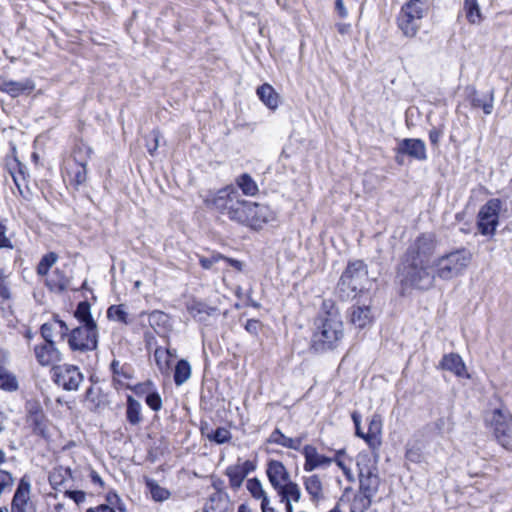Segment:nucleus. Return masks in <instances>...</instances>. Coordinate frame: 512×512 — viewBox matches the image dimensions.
Returning a JSON list of instances; mask_svg holds the SVG:
<instances>
[{"mask_svg": "<svg viewBox=\"0 0 512 512\" xmlns=\"http://www.w3.org/2000/svg\"><path fill=\"white\" fill-rule=\"evenodd\" d=\"M52 379L56 385L66 391L78 390L84 380L80 369L75 365L63 364L54 366L51 369Z\"/></svg>", "mask_w": 512, "mask_h": 512, "instance_id": "nucleus-10", "label": "nucleus"}, {"mask_svg": "<svg viewBox=\"0 0 512 512\" xmlns=\"http://www.w3.org/2000/svg\"><path fill=\"white\" fill-rule=\"evenodd\" d=\"M19 383L14 373L0 364V389L7 392L17 391Z\"/></svg>", "mask_w": 512, "mask_h": 512, "instance_id": "nucleus-35", "label": "nucleus"}, {"mask_svg": "<svg viewBox=\"0 0 512 512\" xmlns=\"http://www.w3.org/2000/svg\"><path fill=\"white\" fill-rule=\"evenodd\" d=\"M187 310L193 318H197L199 321H205L207 316H211L217 311L216 308L210 307L200 301H191L188 303Z\"/></svg>", "mask_w": 512, "mask_h": 512, "instance_id": "nucleus-31", "label": "nucleus"}, {"mask_svg": "<svg viewBox=\"0 0 512 512\" xmlns=\"http://www.w3.org/2000/svg\"><path fill=\"white\" fill-rule=\"evenodd\" d=\"M427 11L428 0H409L401 7L397 24L406 37L412 38L417 34Z\"/></svg>", "mask_w": 512, "mask_h": 512, "instance_id": "nucleus-6", "label": "nucleus"}, {"mask_svg": "<svg viewBox=\"0 0 512 512\" xmlns=\"http://www.w3.org/2000/svg\"><path fill=\"white\" fill-rule=\"evenodd\" d=\"M207 438L210 441H214L217 444H224L230 441L231 439V433L228 429L224 427H219L215 431H213L211 434L207 435Z\"/></svg>", "mask_w": 512, "mask_h": 512, "instance_id": "nucleus-50", "label": "nucleus"}, {"mask_svg": "<svg viewBox=\"0 0 512 512\" xmlns=\"http://www.w3.org/2000/svg\"><path fill=\"white\" fill-rule=\"evenodd\" d=\"M305 490L310 495L311 501L318 502L323 498V484L319 476L314 474L303 478Z\"/></svg>", "mask_w": 512, "mask_h": 512, "instance_id": "nucleus-28", "label": "nucleus"}, {"mask_svg": "<svg viewBox=\"0 0 512 512\" xmlns=\"http://www.w3.org/2000/svg\"><path fill=\"white\" fill-rule=\"evenodd\" d=\"M228 495L223 491H216L209 497V502L204 507V512H223Z\"/></svg>", "mask_w": 512, "mask_h": 512, "instance_id": "nucleus-36", "label": "nucleus"}, {"mask_svg": "<svg viewBox=\"0 0 512 512\" xmlns=\"http://www.w3.org/2000/svg\"><path fill=\"white\" fill-rule=\"evenodd\" d=\"M312 348L317 352L334 349L343 338V322L332 301H324L315 319Z\"/></svg>", "mask_w": 512, "mask_h": 512, "instance_id": "nucleus-2", "label": "nucleus"}, {"mask_svg": "<svg viewBox=\"0 0 512 512\" xmlns=\"http://www.w3.org/2000/svg\"><path fill=\"white\" fill-rule=\"evenodd\" d=\"M142 405L131 395L127 396L126 401V419L129 424L136 426L142 422Z\"/></svg>", "mask_w": 512, "mask_h": 512, "instance_id": "nucleus-29", "label": "nucleus"}, {"mask_svg": "<svg viewBox=\"0 0 512 512\" xmlns=\"http://www.w3.org/2000/svg\"><path fill=\"white\" fill-rule=\"evenodd\" d=\"M368 270L361 260L349 262L338 282V293L344 300L355 298L368 283Z\"/></svg>", "mask_w": 512, "mask_h": 512, "instance_id": "nucleus-5", "label": "nucleus"}, {"mask_svg": "<svg viewBox=\"0 0 512 512\" xmlns=\"http://www.w3.org/2000/svg\"><path fill=\"white\" fill-rule=\"evenodd\" d=\"M145 402L153 411H159L162 408V399L157 392L147 394Z\"/></svg>", "mask_w": 512, "mask_h": 512, "instance_id": "nucleus-51", "label": "nucleus"}, {"mask_svg": "<svg viewBox=\"0 0 512 512\" xmlns=\"http://www.w3.org/2000/svg\"><path fill=\"white\" fill-rule=\"evenodd\" d=\"M268 442L271 444H277L282 447L292 449V450H300V447L303 442V437L290 438L285 436L280 429L276 428L269 436Z\"/></svg>", "mask_w": 512, "mask_h": 512, "instance_id": "nucleus-26", "label": "nucleus"}, {"mask_svg": "<svg viewBox=\"0 0 512 512\" xmlns=\"http://www.w3.org/2000/svg\"><path fill=\"white\" fill-rule=\"evenodd\" d=\"M276 491L280 496V501H286V499H288L289 502H298L301 497V491L298 484L292 481L284 484V486L277 489Z\"/></svg>", "mask_w": 512, "mask_h": 512, "instance_id": "nucleus-37", "label": "nucleus"}, {"mask_svg": "<svg viewBox=\"0 0 512 512\" xmlns=\"http://www.w3.org/2000/svg\"><path fill=\"white\" fill-rule=\"evenodd\" d=\"M85 401L89 403L90 409H95L99 405L97 392L93 386H90L85 392Z\"/></svg>", "mask_w": 512, "mask_h": 512, "instance_id": "nucleus-55", "label": "nucleus"}, {"mask_svg": "<svg viewBox=\"0 0 512 512\" xmlns=\"http://www.w3.org/2000/svg\"><path fill=\"white\" fill-rule=\"evenodd\" d=\"M471 105L475 108H482L484 113L489 115L493 110V96L492 94L479 96L477 92H474L471 96Z\"/></svg>", "mask_w": 512, "mask_h": 512, "instance_id": "nucleus-43", "label": "nucleus"}, {"mask_svg": "<svg viewBox=\"0 0 512 512\" xmlns=\"http://www.w3.org/2000/svg\"><path fill=\"white\" fill-rule=\"evenodd\" d=\"M91 155L92 148L80 140L75 143L71 157L74 164H88Z\"/></svg>", "mask_w": 512, "mask_h": 512, "instance_id": "nucleus-32", "label": "nucleus"}, {"mask_svg": "<svg viewBox=\"0 0 512 512\" xmlns=\"http://www.w3.org/2000/svg\"><path fill=\"white\" fill-rule=\"evenodd\" d=\"M85 512H116L114 508L106 504H100L96 507L88 508Z\"/></svg>", "mask_w": 512, "mask_h": 512, "instance_id": "nucleus-63", "label": "nucleus"}, {"mask_svg": "<svg viewBox=\"0 0 512 512\" xmlns=\"http://www.w3.org/2000/svg\"><path fill=\"white\" fill-rule=\"evenodd\" d=\"M225 474L229 478L230 486L234 489L239 488L245 479V471H242L240 465L227 467Z\"/></svg>", "mask_w": 512, "mask_h": 512, "instance_id": "nucleus-45", "label": "nucleus"}, {"mask_svg": "<svg viewBox=\"0 0 512 512\" xmlns=\"http://www.w3.org/2000/svg\"><path fill=\"white\" fill-rule=\"evenodd\" d=\"M107 317L111 320L124 324H128L130 322L125 305L123 304L110 306L107 310Z\"/></svg>", "mask_w": 512, "mask_h": 512, "instance_id": "nucleus-47", "label": "nucleus"}, {"mask_svg": "<svg viewBox=\"0 0 512 512\" xmlns=\"http://www.w3.org/2000/svg\"><path fill=\"white\" fill-rule=\"evenodd\" d=\"M159 139H160V134H159L158 131H152L147 136L146 147L148 149V152L151 155H153L154 152L158 149V147H159Z\"/></svg>", "mask_w": 512, "mask_h": 512, "instance_id": "nucleus-53", "label": "nucleus"}, {"mask_svg": "<svg viewBox=\"0 0 512 512\" xmlns=\"http://www.w3.org/2000/svg\"><path fill=\"white\" fill-rule=\"evenodd\" d=\"M247 489L254 498L261 499V503H264V498H268L260 480L257 478H252L247 481Z\"/></svg>", "mask_w": 512, "mask_h": 512, "instance_id": "nucleus-48", "label": "nucleus"}, {"mask_svg": "<svg viewBox=\"0 0 512 512\" xmlns=\"http://www.w3.org/2000/svg\"><path fill=\"white\" fill-rule=\"evenodd\" d=\"M30 482L23 477L15 491L14 497L11 503L10 512H33L29 507L30 499Z\"/></svg>", "mask_w": 512, "mask_h": 512, "instance_id": "nucleus-15", "label": "nucleus"}, {"mask_svg": "<svg viewBox=\"0 0 512 512\" xmlns=\"http://www.w3.org/2000/svg\"><path fill=\"white\" fill-rule=\"evenodd\" d=\"M9 276L4 269H0V298L4 301L12 297Z\"/></svg>", "mask_w": 512, "mask_h": 512, "instance_id": "nucleus-49", "label": "nucleus"}, {"mask_svg": "<svg viewBox=\"0 0 512 512\" xmlns=\"http://www.w3.org/2000/svg\"><path fill=\"white\" fill-rule=\"evenodd\" d=\"M74 316L81 323L80 326L97 328V324L91 315V306L87 301L78 303Z\"/></svg>", "mask_w": 512, "mask_h": 512, "instance_id": "nucleus-30", "label": "nucleus"}, {"mask_svg": "<svg viewBox=\"0 0 512 512\" xmlns=\"http://www.w3.org/2000/svg\"><path fill=\"white\" fill-rule=\"evenodd\" d=\"M223 259H224L223 255L216 253V254H212L209 257L201 256L199 259V262H200V265L202 266V268L208 270V269H211L216 263H218L219 261H221Z\"/></svg>", "mask_w": 512, "mask_h": 512, "instance_id": "nucleus-52", "label": "nucleus"}, {"mask_svg": "<svg viewBox=\"0 0 512 512\" xmlns=\"http://www.w3.org/2000/svg\"><path fill=\"white\" fill-rule=\"evenodd\" d=\"M34 355L39 365L41 366H58L62 360V353L56 347L55 342L44 341L34 347Z\"/></svg>", "mask_w": 512, "mask_h": 512, "instance_id": "nucleus-12", "label": "nucleus"}, {"mask_svg": "<svg viewBox=\"0 0 512 512\" xmlns=\"http://www.w3.org/2000/svg\"><path fill=\"white\" fill-rule=\"evenodd\" d=\"M107 505L113 508L114 505L119 504L121 502L120 496L116 491H109L106 495Z\"/></svg>", "mask_w": 512, "mask_h": 512, "instance_id": "nucleus-60", "label": "nucleus"}, {"mask_svg": "<svg viewBox=\"0 0 512 512\" xmlns=\"http://www.w3.org/2000/svg\"><path fill=\"white\" fill-rule=\"evenodd\" d=\"M70 284V279L65 275V273L56 268L52 274L45 280V285L48 289L55 293H62L68 289Z\"/></svg>", "mask_w": 512, "mask_h": 512, "instance_id": "nucleus-25", "label": "nucleus"}, {"mask_svg": "<svg viewBox=\"0 0 512 512\" xmlns=\"http://www.w3.org/2000/svg\"><path fill=\"white\" fill-rule=\"evenodd\" d=\"M360 492L375 496L379 488V477L371 469H360L359 471Z\"/></svg>", "mask_w": 512, "mask_h": 512, "instance_id": "nucleus-21", "label": "nucleus"}, {"mask_svg": "<svg viewBox=\"0 0 512 512\" xmlns=\"http://www.w3.org/2000/svg\"><path fill=\"white\" fill-rule=\"evenodd\" d=\"M463 9L470 24H480L483 17L477 0H464Z\"/></svg>", "mask_w": 512, "mask_h": 512, "instance_id": "nucleus-33", "label": "nucleus"}, {"mask_svg": "<svg viewBox=\"0 0 512 512\" xmlns=\"http://www.w3.org/2000/svg\"><path fill=\"white\" fill-rule=\"evenodd\" d=\"M7 228L5 225L0 223V249L1 248H13L10 239L6 236Z\"/></svg>", "mask_w": 512, "mask_h": 512, "instance_id": "nucleus-58", "label": "nucleus"}, {"mask_svg": "<svg viewBox=\"0 0 512 512\" xmlns=\"http://www.w3.org/2000/svg\"><path fill=\"white\" fill-rule=\"evenodd\" d=\"M64 496L72 499L77 505L83 503L86 499L85 492L81 490H71L70 486L63 491Z\"/></svg>", "mask_w": 512, "mask_h": 512, "instance_id": "nucleus-54", "label": "nucleus"}, {"mask_svg": "<svg viewBox=\"0 0 512 512\" xmlns=\"http://www.w3.org/2000/svg\"><path fill=\"white\" fill-rule=\"evenodd\" d=\"M351 417H352V420H353V423L355 426L356 436L359 438H362L365 441V433L363 432V430L361 428V415L355 411L352 413Z\"/></svg>", "mask_w": 512, "mask_h": 512, "instance_id": "nucleus-57", "label": "nucleus"}, {"mask_svg": "<svg viewBox=\"0 0 512 512\" xmlns=\"http://www.w3.org/2000/svg\"><path fill=\"white\" fill-rule=\"evenodd\" d=\"M90 479L93 484L99 485L101 488L104 487V481L95 470L90 471Z\"/></svg>", "mask_w": 512, "mask_h": 512, "instance_id": "nucleus-64", "label": "nucleus"}, {"mask_svg": "<svg viewBox=\"0 0 512 512\" xmlns=\"http://www.w3.org/2000/svg\"><path fill=\"white\" fill-rule=\"evenodd\" d=\"M382 420L380 415H373L369 420L368 431L365 433V442L371 449H378L381 445Z\"/></svg>", "mask_w": 512, "mask_h": 512, "instance_id": "nucleus-22", "label": "nucleus"}, {"mask_svg": "<svg viewBox=\"0 0 512 512\" xmlns=\"http://www.w3.org/2000/svg\"><path fill=\"white\" fill-rule=\"evenodd\" d=\"M372 319L373 316L369 306H353L351 308L350 321L356 328H365L372 322Z\"/></svg>", "mask_w": 512, "mask_h": 512, "instance_id": "nucleus-24", "label": "nucleus"}, {"mask_svg": "<svg viewBox=\"0 0 512 512\" xmlns=\"http://www.w3.org/2000/svg\"><path fill=\"white\" fill-rule=\"evenodd\" d=\"M237 186L242 190L243 194L247 196H254L258 192V185L253 180V178L247 174L244 173L240 175L236 180Z\"/></svg>", "mask_w": 512, "mask_h": 512, "instance_id": "nucleus-40", "label": "nucleus"}, {"mask_svg": "<svg viewBox=\"0 0 512 512\" xmlns=\"http://www.w3.org/2000/svg\"><path fill=\"white\" fill-rule=\"evenodd\" d=\"M35 89V83L31 79L13 81L6 76H0V91L15 98L24 93H30Z\"/></svg>", "mask_w": 512, "mask_h": 512, "instance_id": "nucleus-16", "label": "nucleus"}, {"mask_svg": "<svg viewBox=\"0 0 512 512\" xmlns=\"http://www.w3.org/2000/svg\"><path fill=\"white\" fill-rule=\"evenodd\" d=\"M58 255L55 252H49L42 256L37 267L36 273L39 276H47L51 267L57 262Z\"/></svg>", "mask_w": 512, "mask_h": 512, "instance_id": "nucleus-44", "label": "nucleus"}, {"mask_svg": "<svg viewBox=\"0 0 512 512\" xmlns=\"http://www.w3.org/2000/svg\"><path fill=\"white\" fill-rule=\"evenodd\" d=\"M439 365L443 370L450 371L458 377H468L466 366L460 355L456 353L445 354Z\"/></svg>", "mask_w": 512, "mask_h": 512, "instance_id": "nucleus-23", "label": "nucleus"}, {"mask_svg": "<svg viewBox=\"0 0 512 512\" xmlns=\"http://www.w3.org/2000/svg\"><path fill=\"white\" fill-rule=\"evenodd\" d=\"M146 485L150 491L151 497L156 502H163L170 498L171 493L168 489L161 487L154 480H147Z\"/></svg>", "mask_w": 512, "mask_h": 512, "instance_id": "nucleus-41", "label": "nucleus"}, {"mask_svg": "<svg viewBox=\"0 0 512 512\" xmlns=\"http://www.w3.org/2000/svg\"><path fill=\"white\" fill-rule=\"evenodd\" d=\"M204 203L210 210L227 216L231 221L239 224L246 200L241 198L234 186L229 185L207 195Z\"/></svg>", "mask_w": 512, "mask_h": 512, "instance_id": "nucleus-3", "label": "nucleus"}, {"mask_svg": "<svg viewBox=\"0 0 512 512\" xmlns=\"http://www.w3.org/2000/svg\"><path fill=\"white\" fill-rule=\"evenodd\" d=\"M267 476L269 482L275 490L284 486L290 481V475L284 464L278 460H271L267 466Z\"/></svg>", "mask_w": 512, "mask_h": 512, "instance_id": "nucleus-18", "label": "nucleus"}, {"mask_svg": "<svg viewBox=\"0 0 512 512\" xmlns=\"http://www.w3.org/2000/svg\"><path fill=\"white\" fill-rule=\"evenodd\" d=\"M406 458L412 462H419L421 460V453L417 448H409L406 451Z\"/></svg>", "mask_w": 512, "mask_h": 512, "instance_id": "nucleus-59", "label": "nucleus"}, {"mask_svg": "<svg viewBox=\"0 0 512 512\" xmlns=\"http://www.w3.org/2000/svg\"><path fill=\"white\" fill-rule=\"evenodd\" d=\"M68 175L71 185L78 189L87 180V164H73L68 168Z\"/></svg>", "mask_w": 512, "mask_h": 512, "instance_id": "nucleus-34", "label": "nucleus"}, {"mask_svg": "<svg viewBox=\"0 0 512 512\" xmlns=\"http://www.w3.org/2000/svg\"><path fill=\"white\" fill-rule=\"evenodd\" d=\"M399 154H405L418 161L427 160L426 145L424 141L417 138L402 139L395 148Z\"/></svg>", "mask_w": 512, "mask_h": 512, "instance_id": "nucleus-13", "label": "nucleus"}, {"mask_svg": "<svg viewBox=\"0 0 512 512\" xmlns=\"http://www.w3.org/2000/svg\"><path fill=\"white\" fill-rule=\"evenodd\" d=\"M471 260L472 253L464 247L438 256L432 270L433 283L436 278L448 281L459 277L467 269Z\"/></svg>", "mask_w": 512, "mask_h": 512, "instance_id": "nucleus-4", "label": "nucleus"}, {"mask_svg": "<svg viewBox=\"0 0 512 512\" xmlns=\"http://www.w3.org/2000/svg\"><path fill=\"white\" fill-rule=\"evenodd\" d=\"M259 99L270 109L275 110L279 105V95L270 84H263L256 90Z\"/></svg>", "mask_w": 512, "mask_h": 512, "instance_id": "nucleus-27", "label": "nucleus"}, {"mask_svg": "<svg viewBox=\"0 0 512 512\" xmlns=\"http://www.w3.org/2000/svg\"><path fill=\"white\" fill-rule=\"evenodd\" d=\"M26 170V166L19 162L18 160H15L14 166L11 167V176L20 193H22V185L25 184Z\"/></svg>", "mask_w": 512, "mask_h": 512, "instance_id": "nucleus-46", "label": "nucleus"}, {"mask_svg": "<svg viewBox=\"0 0 512 512\" xmlns=\"http://www.w3.org/2000/svg\"><path fill=\"white\" fill-rule=\"evenodd\" d=\"M438 239L432 232L420 234L408 246L402 257L398 275L402 284L417 289L433 286L432 270L435 265Z\"/></svg>", "mask_w": 512, "mask_h": 512, "instance_id": "nucleus-1", "label": "nucleus"}, {"mask_svg": "<svg viewBox=\"0 0 512 512\" xmlns=\"http://www.w3.org/2000/svg\"><path fill=\"white\" fill-rule=\"evenodd\" d=\"M335 10L337 11L340 18H347L348 17V10L346 9L343 0H336L335 1Z\"/></svg>", "mask_w": 512, "mask_h": 512, "instance_id": "nucleus-61", "label": "nucleus"}, {"mask_svg": "<svg viewBox=\"0 0 512 512\" xmlns=\"http://www.w3.org/2000/svg\"><path fill=\"white\" fill-rule=\"evenodd\" d=\"M502 203L500 199L488 200L479 210L477 215L478 231L482 235H494L499 224V212Z\"/></svg>", "mask_w": 512, "mask_h": 512, "instance_id": "nucleus-9", "label": "nucleus"}, {"mask_svg": "<svg viewBox=\"0 0 512 512\" xmlns=\"http://www.w3.org/2000/svg\"><path fill=\"white\" fill-rule=\"evenodd\" d=\"M491 424L499 444L512 451V417L505 415L500 409H495L492 413Z\"/></svg>", "mask_w": 512, "mask_h": 512, "instance_id": "nucleus-11", "label": "nucleus"}, {"mask_svg": "<svg viewBox=\"0 0 512 512\" xmlns=\"http://www.w3.org/2000/svg\"><path fill=\"white\" fill-rule=\"evenodd\" d=\"M441 137H442V132L439 129L433 128L432 130H430L429 140L432 145L437 146Z\"/></svg>", "mask_w": 512, "mask_h": 512, "instance_id": "nucleus-62", "label": "nucleus"}, {"mask_svg": "<svg viewBox=\"0 0 512 512\" xmlns=\"http://www.w3.org/2000/svg\"><path fill=\"white\" fill-rule=\"evenodd\" d=\"M27 422L37 434L43 438L48 437V419L38 404L33 405L28 412Z\"/></svg>", "mask_w": 512, "mask_h": 512, "instance_id": "nucleus-17", "label": "nucleus"}, {"mask_svg": "<svg viewBox=\"0 0 512 512\" xmlns=\"http://www.w3.org/2000/svg\"><path fill=\"white\" fill-rule=\"evenodd\" d=\"M275 219V212L267 205L246 200L243 216L239 224L259 230L265 224L273 222Z\"/></svg>", "mask_w": 512, "mask_h": 512, "instance_id": "nucleus-7", "label": "nucleus"}, {"mask_svg": "<svg viewBox=\"0 0 512 512\" xmlns=\"http://www.w3.org/2000/svg\"><path fill=\"white\" fill-rule=\"evenodd\" d=\"M68 332V325L58 317H54L51 321L42 324L40 327V334L46 342H54L53 337L55 334L59 335L61 340H64Z\"/></svg>", "mask_w": 512, "mask_h": 512, "instance_id": "nucleus-19", "label": "nucleus"}, {"mask_svg": "<svg viewBox=\"0 0 512 512\" xmlns=\"http://www.w3.org/2000/svg\"><path fill=\"white\" fill-rule=\"evenodd\" d=\"M191 376V366L187 360L177 362L174 370V382L177 386L184 384Z\"/></svg>", "mask_w": 512, "mask_h": 512, "instance_id": "nucleus-38", "label": "nucleus"}, {"mask_svg": "<svg viewBox=\"0 0 512 512\" xmlns=\"http://www.w3.org/2000/svg\"><path fill=\"white\" fill-rule=\"evenodd\" d=\"M98 329L78 326L69 330L67 338L68 345L72 351L88 352L98 347Z\"/></svg>", "mask_w": 512, "mask_h": 512, "instance_id": "nucleus-8", "label": "nucleus"}, {"mask_svg": "<svg viewBox=\"0 0 512 512\" xmlns=\"http://www.w3.org/2000/svg\"><path fill=\"white\" fill-rule=\"evenodd\" d=\"M302 454L305 458L303 469L306 472L328 467L333 462V458L319 454L317 448L313 445H305L302 449Z\"/></svg>", "mask_w": 512, "mask_h": 512, "instance_id": "nucleus-14", "label": "nucleus"}, {"mask_svg": "<svg viewBox=\"0 0 512 512\" xmlns=\"http://www.w3.org/2000/svg\"><path fill=\"white\" fill-rule=\"evenodd\" d=\"M372 498H373V496L359 491V493L354 496V498L351 502L350 511L351 512L366 511L371 506Z\"/></svg>", "mask_w": 512, "mask_h": 512, "instance_id": "nucleus-42", "label": "nucleus"}, {"mask_svg": "<svg viewBox=\"0 0 512 512\" xmlns=\"http://www.w3.org/2000/svg\"><path fill=\"white\" fill-rule=\"evenodd\" d=\"M155 362L163 374H168L171 368V354L168 349L156 348L154 352Z\"/></svg>", "mask_w": 512, "mask_h": 512, "instance_id": "nucleus-39", "label": "nucleus"}, {"mask_svg": "<svg viewBox=\"0 0 512 512\" xmlns=\"http://www.w3.org/2000/svg\"><path fill=\"white\" fill-rule=\"evenodd\" d=\"M261 327V322L256 319H249L245 324V330L253 336L258 335L259 331L261 330Z\"/></svg>", "mask_w": 512, "mask_h": 512, "instance_id": "nucleus-56", "label": "nucleus"}, {"mask_svg": "<svg viewBox=\"0 0 512 512\" xmlns=\"http://www.w3.org/2000/svg\"><path fill=\"white\" fill-rule=\"evenodd\" d=\"M49 483L56 491L63 492L73 480L72 471L69 467L58 466L53 468L49 474Z\"/></svg>", "mask_w": 512, "mask_h": 512, "instance_id": "nucleus-20", "label": "nucleus"}]
</instances>
